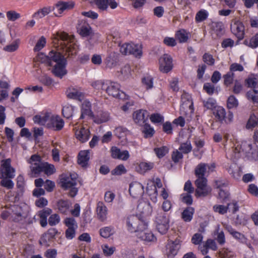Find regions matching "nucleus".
Returning <instances> with one entry per match:
<instances>
[{"instance_id": "obj_60", "label": "nucleus", "mask_w": 258, "mask_h": 258, "mask_svg": "<svg viewBox=\"0 0 258 258\" xmlns=\"http://www.w3.org/2000/svg\"><path fill=\"white\" fill-rule=\"evenodd\" d=\"M144 127L143 131V133L145 134V138L151 137L154 134V130L153 128L151 127V126L148 124H144Z\"/></svg>"}, {"instance_id": "obj_62", "label": "nucleus", "mask_w": 258, "mask_h": 258, "mask_svg": "<svg viewBox=\"0 0 258 258\" xmlns=\"http://www.w3.org/2000/svg\"><path fill=\"white\" fill-rule=\"evenodd\" d=\"M126 170L122 164L117 166L114 169L111 171L112 175H119L125 173Z\"/></svg>"}, {"instance_id": "obj_22", "label": "nucleus", "mask_w": 258, "mask_h": 258, "mask_svg": "<svg viewBox=\"0 0 258 258\" xmlns=\"http://www.w3.org/2000/svg\"><path fill=\"white\" fill-rule=\"evenodd\" d=\"M149 117V113L145 110H139L133 114V119L136 123L139 125L145 124Z\"/></svg>"}, {"instance_id": "obj_32", "label": "nucleus", "mask_w": 258, "mask_h": 258, "mask_svg": "<svg viewBox=\"0 0 258 258\" xmlns=\"http://www.w3.org/2000/svg\"><path fill=\"white\" fill-rule=\"evenodd\" d=\"M137 209L139 212L145 216H149L152 212V208L149 203L142 202L139 204Z\"/></svg>"}, {"instance_id": "obj_28", "label": "nucleus", "mask_w": 258, "mask_h": 258, "mask_svg": "<svg viewBox=\"0 0 258 258\" xmlns=\"http://www.w3.org/2000/svg\"><path fill=\"white\" fill-rule=\"evenodd\" d=\"M136 235L139 238L147 242L154 241L156 240L154 235L147 229V227L145 229L139 231Z\"/></svg>"}, {"instance_id": "obj_5", "label": "nucleus", "mask_w": 258, "mask_h": 258, "mask_svg": "<svg viewBox=\"0 0 258 258\" xmlns=\"http://www.w3.org/2000/svg\"><path fill=\"white\" fill-rule=\"evenodd\" d=\"M30 164L32 174L34 176L44 172L47 175H51L55 172L54 165L41 161L40 156L37 155H32L28 161Z\"/></svg>"}, {"instance_id": "obj_12", "label": "nucleus", "mask_w": 258, "mask_h": 258, "mask_svg": "<svg viewBox=\"0 0 258 258\" xmlns=\"http://www.w3.org/2000/svg\"><path fill=\"white\" fill-rule=\"evenodd\" d=\"M25 208V205L23 207L18 205L12 206L11 220L15 222H20L24 220L27 216V212Z\"/></svg>"}, {"instance_id": "obj_50", "label": "nucleus", "mask_w": 258, "mask_h": 258, "mask_svg": "<svg viewBox=\"0 0 258 258\" xmlns=\"http://www.w3.org/2000/svg\"><path fill=\"white\" fill-rule=\"evenodd\" d=\"M91 86L96 90H105L106 86V80H97L92 82Z\"/></svg>"}, {"instance_id": "obj_24", "label": "nucleus", "mask_w": 258, "mask_h": 258, "mask_svg": "<svg viewBox=\"0 0 258 258\" xmlns=\"http://www.w3.org/2000/svg\"><path fill=\"white\" fill-rule=\"evenodd\" d=\"M77 28L80 34L83 37L88 36L92 32L91 27L84 20L79 21Z\"/></svg>"}, {"instance_id": "obj_51", "label": "nucleus", "mask_w": 258, "mask_h": 258, "mask_svg": "<svg viewBox=\"0 0 258 258\" xmlns=\"http://www.w3.org/2000/svg\"><path fill=\"white\" fill-rule=\"evenodd\" d=\"M74 108L72 105H66L62 109V112L64 117L67 118H71L73 114Z\"/></svg>"}, {"instance_id": "obj_55", "label": "nucleus", "mask_w": 258, "mask_h": 258, "mask_svg": "<svg viewBox=\"0 0 258 258\" xmlns=\"http://www.w3.org/2000/svg\"><path fill=\"white\" fill-rule=\"evenodd\" d=\"M221 258H234V253L227 248H223L219 252Z\"/></svg>"}, {"instance_id": "obj_1", "label": "nucleus", "mask_w": 258, "mask_h": 258, "mask_svg": "<svg viewBox=\"0 0 258 258\" xmlns=\"http://www.w3.org/2000/svg\"><path fill=\"white\" fill-rule=\"evenodd\" d=\"M255 142L251 140H245L236 142L233 143V146L226 152L227 158L231 160H235L243 155L249 159L258 160V130L253 135Z\"/></svg>"}, {"instance_id": "obj_53", "label": "nucleus", "mask_w": 258, "mask_h": 258, "mask_svg": "<svg viewBox=\"0 0 258 258\" xmlns=\"http://www.w3.org/2000/svg\"><path fill=\"white\" fill-rule=\"evenodd\" d=\"M127 132V130L125 127L122 126L116 127L114 131L115 135L118 138H121L125 137Z\"/></svg>"}, {"instance_id": "obj_30", "label": "nucleus", "mask_w": 258, "mask_h": 258, "mask_svg": "<svg viewBox=\"0 0 258 258\" xmlns=\"http://www.w3.org/2000/svg\"><path fill=\"white\" fill-rule=\"evenodd\" d=\"M93 115V112L91 109V103L87 100H85L82 104L80 118L83 119L85 116L92 117Z\"/></svg>"}, {"instance_id": "obj_21", "label": "nucleus", "mask_w": 258, "mask_h": 258, "mask_svg": "<svg viewBox=\"0 0 258 258\" xmlns=\"http://www.w3.org/2000/svg\"><path fill=\"white\" fill-rule=\"evenodd\" d=\"M94 3L101 11H106L108 6L112 9H114L118 6V4L115 0H95Z\"/></svg>"}, {"instance_id": "obj_39", "label": "nucleus", "mask_w": 258, "mask_h": 258, "mask_svg": "<svg viewBox=\"0 0 258 258\" xmlns=\"http://www.w3.org/2000/svg\"><path fill=\"white\" fill-rule=\"evenodd\" d=\"M71 203L68 201L60 200L57 203V208L61 213L67 214L69 212Z\"/></svg>"}, {"instance_id": "obj_15", "label": "nucleus", "mask_w": 258, "mask_h": 258, "mask_svg": "<svg viewBox=\"0 0 258 258\" xmlns=\"http://www.w3.org/2000/svg\"><path fill=\"white\" fill-rule=\"evenodd\" d=\"M129 192L133 198H140L144 192V186L139 182H133L130 184Z\"/></svg>"}, {"instance_id": "obj_16", "label": "nucleus", "mask_w": 258, "mask_h": 258, "mask_svg": "<svg viewBox=\"0 0 258 258\" xmlns=\"http://www.w3.org/2000/svg\"><path fill=\"white\" fill-rule=\"evenodd\" d=\"M159 69L161 72L167 73L170 71L173 67L171 56L167 54H164L159 59Z\"/></svg>"}, {"instance_id": "obj_4", "label": "nucleus", "mask_w": 258, "mask_h": 258, "mask_svg": "<svg viewBox=\"0 0 258 258\" xmlns=\"http://www.w3.org/2000/svg\"><path fill=\"white\" fill-rule=\"evenodd\" d=\"M53 42L55 47L68 53V55L76 54L78 46L74 42V38H71L68 34L63 32H57L53 35Z\"/></svg>"}, {"instance_id": "obj_43", "label": "nucleus", "mask_w": 258, "mask_h": 258, "mask_svg": "<svg viewBox=\"0 0 258 258\" xmlns=\"http://www.w3.org/2000/svg\"><path fill=\"white\" fill-rule=\"evenodd\" d=\"M244 44L252 48H255L258 47V33L249 39H246L244 41Z\"/></svg>"}, {"instance_id": "obj_58", "label": "nucleus", "mask_w": 258, "mask_h": 258, "mask_svg": "<svg viewBox=\"0 0 258 258\" xmlns=\"http://www.w3.org/2000/svg\"><path fill=\"white\" fill-rule=\"evenodd\" d=\"M7 19L10 21H15L21 17L19 13L15 11H9L6 13Z\"/></svg>"}, {"instance_id": "obj_35", "label": "nucleus", "mask_w": 258, "mask_h": 258, "mask_svg": "<svg viewBox=\"0 0 258 258\" xmlns=\"http://www.w3.org/2000/svg\"><path fill=\"white\" fill-rule=\"evenodd\" d=\"M181 107L185 109L189 108V109L192 106L193 103L192 102L190 95L186 93H184L181 97Z\"/></svg>"}, {"instance_id": "obj_48", "label": "nucleus", "mask_w": 258, "mask_h": 258, "mask_svg": "<svg viewBox=\"0 0 258 258\" xmlns=\"http://www.w3.org/2000/svg\"><path fill=\"white\" fill-rule=\"evenodd\" d=\"M234 73L230 71L223 75V78L224 85L227 86L231 85L234 81Z\"/></svg>"}, {"instance_id": "obj_18", "label": "nucleus", "mask_w": 258, "mask_h": 258, "mask_svg": "<svg viewBox=\"0 0 258 258\" xmlns=\"http://www.w3.org/2000/svg\"><path fill=\"white\" fill-rule=\"evenodd\" d=\"M97 217L99 220L104 222L107 218L108 209L104 203L102 201H99L97 203L96 208Z\"/></svg>"}, {"instance_id": "obj_26", "label": "nucleus", "mask_w": 258, "mask_h": 258, "mask_svg": "<svg viewBox=\"0 0 258 258\" xmlns=\"http://www.w3.org/2000/svg\"><path fill=\"white\" fill-rule=\"evenodd\" d=\"M111 151V156L115 159L126 161L130 157L129 152L127 150L121 151L116 147H112Z\"/></svg>"}, {"instance_id": "obj_46", "label": "nucleus", "mask_w": 258, "mask_h": 258, "mask_svg": "<svg viewBox=\"0 0 258 258\" xmlns=\"http://www.w3.org/2000/svg\"><path fill=\"white\" fill-rule=\"evenodd\" d=\"M132 46H133L132 47V48L131 49V53L132 54L134 55H135L136 57H140L142 55V45L141 44H137L134 43H131Z\"/></svg>"}, {"instance_id": "obj_17", "label": "nucleus", "mask_w": 258, "mask_h": 258, "mask_svg": "<svg viewBox=\"0 0 258 258\" xmlns=\"http://www.w3.org/2000/svg\"><path fill=\"white\" fill-rule=\"evenodd\" d=\"M162 186L161 179L159 178H156L155 179V184L152 183L151 185L148 184L147 187V191L149 195L151 197V200L156 203L157 202V187L160 188Z\"/></svg>"}, {"instance_id": "obj_44", "label": "nucleus", "mask_w": 258, "mask_h": 258, "mask_svg": "<svg viewBox=\"0 0 258 258\" xmlns=\"http://www.w3.org/2000/svg\"><path fill=\"white\" fill-rule=\"evenodd\" d=\"M203 104L207 109L213 110L217 107L216 101L213 98L203 100Z\"/></svg>"}, {"instance_id": "obj_63", "label": "nucleus", "mask_w": 258, "mask_h": 258, "mask_svg": "<svg viewBox=\"0 0 258 258\" xmlns=\"http://www.w3.org/2000/svg\"><path fill=\"white\" fill-rule=\"evenodd\" d=\"M131 43H124L120 45V51L122 54L126 55L131 53L132 48Z\"/></svg>"}, {"instance_id": "obj_42", "label": "nucleus", "mask_w": 258, "mask_h": 258, "mask_svg": "<svg viewBox=\"0 0 258 258\" xmlns=\"http://www.w3.org/2000/svg\"><path fill=\"white\" fill-rule=\"evenodd\" d=\"M99 233L102 237L107 238L112 235L115 233V230L113 227L107 226L101 228Z\"/></svg>"}, {"instance_id": "obj_47", "label": "nucleus", "mask_w": 258, "mask_h": 258, "mask_svg": "<svg viewBox=\"0 0 258 258\" xmlns=\"http://www.w3.org/2000/svg\"><path fill=\"white\" fill-rule=\"evenodd\" d=\"M142 83L147 90L152 89L153 87V78L147 75L142 79Z\"/></svg>"}, {"instance_id": "obj_29", "label": "nucleus", "mask_w": 258, "mask_h": 258, "mask_svg": "<svg viewBox=\"0 0 258 258\" xmlns=\"http://www.w3.org/2000/svg\"><path fill=\"white\" fill-rule=\"evenodd\" d=\"M51 116L49 113L45 112L41 114L36 115L33 117V120L35 123L42 125H45L47 126V123L49 122Z\"/></svg>"}, {"instance_id": "obj_23", "label": "nucleus", "mask_w": 258, "mask_h": 258, "mask_svg": "<svg viewBox=\"0 0 258 258\" xmlns=\"http://www.w3.org/2000/svg\"><path fill=\"white\" fill-rule=\"evenodd\" d=\"M92 118L94 122L101 124L109 120L110 114L107 111L100 110L97 111L95 115H93Z\"/></svg>"}, {"instance_id": "obj_13", "label": "nucleus", "mask_w": 258, "mask_h": 258, "mask_svg": "<svg viewBox=\"0 0 258 258\" xmlns=\"http://www.w3.org/2000/svg\"><path fill=\"white\" fill-rule=\"evenodd\" d=\"M226 229L228 232L239 242L245 244L251 250H253V248L248 239L242 233L234 230L231 226H226Z\"/></svg>"}, {"instance_id": "obj_37", "label": "nucleus", "mask_w": 258, "mask_h": 258, "mask_svg": "<svg viewBox=\"0 0 258 258\" xmlns=\"http://www.w3.org/2000/svg\"><path fill=\"white\" fill-rule=\"evenodd\" d=\"M154 163L152 162H141L137 167V170L141 174H144L154 167Z\"/></svg>"}, {"instance_id": "obj_7", "label": "nucleus", "mask_w": 258, "mask_h": 258, "mask_svg": "<svg viewBox=\"0 0 258 258\" xmlns=\"http://www.w3.org/2000/svg\"><path fill=\"white\" fill-rule=\"evenodd\" d=\"M126 226L129 231L137 233L141 230L145 229L148 225L146 223L141 220L138 216L131 215L127 218Z\"/></svg>"}, {"instance_id": "obj_25", "label": "nucleus", "mask_w": 258, "mask_h": 258, "mask_svg": "<svg viewBox=\"0 0 258 258\" xmlns=\"http://www.w3.org/2000/svg\"><path fill=\"white\" fill-rule=\"evenodd\" d=\"M118 54L114 51H110L108 53L107 56L104 60L106 67L112 69L117 64Z\"/></svg>"}, {"instance_id": "obj_40", "label": "nucleus", "mask_w": 258, "mask_h": 258, "mask_svg": "<svg viewBox=\"0 0 258 258\" xmlns=\"http://www.w3.org/2000/svg\"><path fill=\"white\" fill-rule=\"evenodd\" d=\"M194 211L192 207L186 208L182 213V218L185 222H190L192 219Z\"/></svg>"}, {"instance_id": "obj_20", "label": "nucleus", "mask_w": 258, "mask_h": 258, "mask_svg": "<svg viewBox=\"0 0 258 258\" xmlns=\"http://www.w3.org/2000/svg\"><path fill=\"white\" fill-rule=\"evenodd\" d=\"M231 30L239 39H242L244 35V27L239 21H235L231 25Z\"/></svg>"}, {"instance_id": "obj_9", "label": "nucleus", "mask_w": 258, "mask_h": 258, "mask_svg": "<svg viewBox=\"0 0 258 258\" xmlns=\"http://www.w3.org/2000/svg\"><path fill=\"white\" fill-rule=\"evenodd\" d=\"M216 119L221 123H230L233 120V114L229 111L226 113L225 109L221 106H217L213 111Z\"/></svg>"}, {"instance_id": "obj_57", "label": "nucleus", "mask_w": 258, "mask_h": 258, "mask_svg": "<svg viewBox=\"0 0 258 258\" xmlns=\"http://www.w3.org/2000/svg\"><path fill=\"white\" fill-rule=\"evenodd\" d=\"M154 152L159 158L164 156L168 152V148L166 146L154 149Z\"/></svg>"}, {"instance_id": "obj_54", "label": "nucleus", "mask_w": 258, "mask_h": 258, "mask_svg": "<svg viewBox=\"0 0 258 258\" xmlns=\"http://www.w3.org/2000/svg\"><path fill=\"white\" fill-rule=\"evenodd\" d=\"M150 119L154 124H159L164 121V117L159 113H153L151 115Z\"/></svg>"}, {"instance_id": "obj_27", "label": "nucleus", "mask_w": 258, "mask_h": 258, "mask_svg": "<svg viewBox=\"0 0 258 258\" xmlns=\"http://www.w3.org/2000/svg\"><path fill=\"white\" fill-rule=\"evenodd\" d=\"M75 136L76 138L82 143L86 142L88 140L90 137V131L88 128L84 127H81L80 128L77 129L75 127Z\"/></svg>"}, {"instance_id": "obj_11", "label": "nucleus", "mask_w": 258, "mask_h": 258, "mask_svg": "<svg viewBox=\"0 0 258 258\" xmlns=\"http://www.w3.org/2000/svg\"><path fill=\"white\" fill-rule=\"evenodd\" d=\"M11 159H7L2 161L0 167L1 178H13L15 176V170L11 166Z\"/></svg>"}, {"instance_id": "obj_10", "label": "nucleus", "mask_w": 258, "mask_h": 258, "mask_svg": "<svg viewBox=\"0 0 258 258\" xmlns=\"http://www.w3.org/2000/svg\"><path fill=\"white\" fill-rule=\"evenodd\" d=\"M120 85L114 82L106 80V86L105 91L109 96L122 99L125 97L124 92L120 90Z\"/></svg>"}, {"instance_id": "obj_45", "label": "nucleus", "mask_w": 258, "mask_h": 258, "mask_svg": "<svg viewBox=\"0 0 258 258\" xmlns=\"http://www.w3.org/2000/svg\"><path fill=\"white\" fill-rule=\"evenodd\" d=\"M208 15L209 13L207 11L202 9L196 14L195 20L198 23L203 22L208 18Z\"/></svg>"}, {"instance_id": "obj_33", "label": "nucleus", "mask_w": 258, "mask_h": 258, "mask_svg": "<svg viewBox=\"0 0 258 258\" xmlns=\"http://www.w3.org/2000/svg\"><path fill=\"white\" fill-rule=\"evenodd\" d=\"M180 247L179 241L175 240V241L169 242L167 245L168 256L169 258H172L175 255Z\"/></svg>"}, {"instance_id": "obj_61", "label": "nucleus", "mask_w": 258, "mask_h": 258, "mask_svg": "<svg viewBox=\"0 0 258 258\" xmlns=\"http://www.w3.org/2000/svg\"><path fill=\"white\" fill-rule=\"evenodd\" d=\"M248 99L251 100L253 102L258 103V90L253 89L247 93Z\"/></svg>"}, {"instance_id": "obj_3", "label": "nucleus", "mask_w": 258, "mask_h": 258, "mask_svg": "<svg viewBox=\"0 0 258 258\" xmlns=\"http://www.w3.org/2000/svg\"><path fill=\"white\" fill-rule=\"evenodd\" d=\"M215 167L214 164L201 163L195 168V175L197 179L195 181L197 186L196 194L198 196L206 197L211 191V188L207 185V179L205 177L207 173L212 172Z\"/></svg>"}, {"instance_id": "obj_2", "label": "nucleus", "mask_w": 258, "mask_h": 258, "mask_svg": "<svg viewBox=\"0 0 258 258\" xmlns=\"http://www.w3.org/2000/svg\"><path fill=\"white\" fill-rule=\"evenodd\" d=\"M36 59L47 66L52 67L51 72L56 77L61 78L67 73L66 60L60 52L51 50L47 55L42 53H39Z\"/></svg>"}, {"instance_id": "obj_19", "label": "nucleus", "mask_w": 258, "mask_h": 258, "mask_svg": "<svg viewBox=\"0 0 258 258\" xmlns=\"http://www.w3.org/2000/svg\"><path fill=\"white\" fill-rule=\"evenodd\" d=\"M74 6V4L72 2H59L52 7L53 11H55L53 14L55 17H59L64 10L72 9Z\"/></svg>"}, {"instance_id": "obj_36", "label": "nucleus", "mask_w": 258, "mask_h": 258, "mask_svg": "<svg viewBox=\"0 0 258 258\" xmlns=\"http://www.w3.org/2000/svg\"><path fill=\"white\" fill-rule=\"evenodd\" d=\"M53 11V9L51 7H45L39 9L33 15V17L39 19L43 18L45 16L49 14L51 11Z\"/></svg>"}, {"instance_id": "obj_52", "label": "nucleus", "mask_w": 258, "mask_h": 258, "mask_svg": "<svg viewBox=\"0 0 258 258\" xmlns=\"http://www.w3.org/2000/svg\"><path fill=\"white\" fill-rule=\"evenodd\" d=\"M191 150L192 146L189 141H186L185 143H182L179 148V150L184 154L189 153Z\"/></svg>"}, {"instance_id": "obj_34", "label": "nucleus", "mask_w": 258, "mask_h": 258, "mask_svg": "<svg viewBox=\"0 0 258 258\" xmlns=\"http://www.w3.org/2000/svg\"><path fill=\"white\" fill-rule=\"evenodd\" d=\"M66 94L67 97L71 99L81 100L84 97L83 93L74 88H69L67 90Z\"/></svg>"}, {"instance_id": "obj_56", "label": "nucleus", "mask_w": 258, "mask_h": 258, "mask_svg": "<svg viewBox=\"0 0 258 258\" xmlns=\"http://www.w3.org/2000/svg\"><path fill=\"white\" fill-rule=\"evenodd\" d=\"M46 43V41L45 38L44 36H41L36 42V44L34 48V51H40L45 46Z\"/></svg>"}, {"instance_id": "obj_31", "label": "nucleus", "mask_w": 258, "mask_h": 258, "mask_svg": "<svg viewBox=\"0 0 258 258\" xmlns=\"http://www.w3.org/2000/svg\"><path fill=\"white\" fill-rule=\"evenodd\" d=\"M90 152L89 150L81 151L78 155V163L82 167H86L90 159Z\"/></svg>"}, {"instance_id": "obj_41", "label": "nucleus", "mask_w": 258, "mask_h": 258, "mask_svg": "<svg viewBox=\"0 0 258 258\" xmlns=\"http://www.w3.org/2000/svg\"><path fill=\"white\" fill-rule=\"evenodd\" d=\"M175 38L179 42L184 43L188 39V34L184 29H181L176 32Z\"/></svg>"}, {"instance_id": "obj_59", "label": "nucleus", "mask_w": 258, "mask_h": 258, "mask_svg": "<svg viewBox=\"0 0 258 258\" xmlns=\"http://www.w3.org/2000/svg\"><path fill=\"white\" fill-rule=\"evenodd\" d=\"M227 104L229 108H235L238 106V101L234 96L231 95L227 99Z\"/></svg>"}, {"instance_id": "obj_6", "label": "nucleus", "mask_w": 258, "mask_h": 258, "mask_svg": "<svg viewBox=\"0 0 258 258\" xmlns=\"http://www.w3.org/2000/svg\"><path fill=\"white\" fill-rule=\"evenodd\" d=\"M78 175L75 173H71L68 174H62L60 178V186L64 190H68L69 196L71 197H75L78 191L76 187L77 184Z\"/></svg>"}, {"instance_id": "obj_64", "label": "nucleus", "mask_w": 258, "mask_h": 258, "mask_svg": "<svg viewBox=\"0 0 258 258\" xmlns=\"http://www.w3.org/2000/svg\"><path fill=\"white\" fill-rule=\"evenodd\" d=\"M64 223L68 228H78L77 223L73 218H67L64 221Z\"/></svg>"}, {"instance_id": "obj_8", "label": "nucleus", "mask_w": 258, "mask_h": 258, "mask_svg": "<svg viewBox=\"0 0 258 258\" xmlns=\"http://www.w3.org/2000/svg\"><path fill=\"white\" fill-rule=\"evenodd\" d=\"M155 222L158 231L162 234L166 233L169 227L168 215L162 212L158 213Z\"/></svg>"}, {"instance_id": "obj_38", "label": "nucleus", "mask_w": 258, "mask_h": 258, "mask_svg": "<svg viewBox=\"0 0 258 258\" xmlns=\"http://www.w3.org/2000/svg\"><path fill=\"white\" fill-rule=\"evenodd\" d=\"M212 35L221 37L224 33V29L221 22L213 23L212 24Z\"/></svg>"}, {"instance_id": "obj_49", "label": "nucleus", "mask_w": 258, "mask_h": 258, "mask_svg": "<svg viewBox=\"0 0 258 258\" xmlns=\"http://www.w3.org/2000/svg\"><path fill=\"white\" fill-rule=\"evenodd\" d=\"M258 124V117L254 114H251L248 119L246 125L247 129H252Z\"/></svg>"}, {"instance_id": "obj_14", "label": "nucleus", "mask_w": 258, "mask_h": 258, "mask_svg": "<svg viewBox=\"0 0 258 258\" xmlns=\"http://www.w3.org/2000/svg\"><path fill=\"white\" fill-rule=\"evenodd\" d=\"M63 119L58 115H51L49 122L47 123V127L55 131L61 130L64 126Z\"/></svg>"}]
</instances>
